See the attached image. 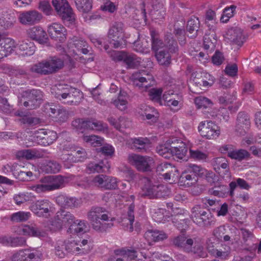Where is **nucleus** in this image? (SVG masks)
I'll return each mask as SVG.
<instances>
[{
	"instance_id": "f257e3e1",
	"label": "nucleus",
	"mask_w": 261,
	"mask_h": 261,
	"mask_svg": "<svg viewBox=\"0 0 261 261\" xmlns=\"http://www.w3.org/2000/svg\"><path fill=\"white\" fill-rule=\"evenodd\" d=\"M206 173L205 169L200 166L191 163L184 167L180 175L176 167L171 165V167L163 174L162 176L167 181L171 180V183L178 181L179 186L189 187L196 182L195 177L203 176Z\"/></svg>"
},
{
	"instance_id": "f03ea898",
	"label": "nucleus",
	"mask_w": 261,
	"mask_h": 261,
	"mask_svg": "<svg viewBox=\"0 0 261 261\" xmlns=\"http://www.w3.org/2000/svg\"><path fill=\"white\" fill-rule=\"evenodd\" d=\"M156 152L166 159L187 160L188 148L185 142L173 136L156 147Z\"/></svg>"
},
{
	"instance_id": "7ed1b4c3",
	"label": "nucleus",
	"mask_w": 261,
	"mask_h": 261,
	"mask_svg": "<svg viewBox=\"0 0 261 261\" xmlns=\"http://www.w3.org/2000/svg\"><path fill=\"white\" fill-rule=\"evenodd\" d=\"M150 35L152 38V49L155 52L156 58L161 65H167L170 63V56L168 52L165 51L168 49L171 52H175L177 49V44L172 39L170 36L166 37L167 44L163 45V43L157 38V33L155 31H150Z\"/></svg>"
},
{
	"instance_id": "20e7f679",
	"label": "nucleus",
	"mask_w": 261,
	"mask_h": 261,
	"mask_svg": "<svg viewBox=\"0 0 261 261\" xmlns=\"http://www.w3.org/2000/svg\"><path fill=\"white\" fill-rule=\"evenodd\" d=\"M105 208L101 207H93L89 212L88 218L93 229L96 231H102L113 226L115 218H110L106 214H104Z\"/></svg>"
},
{
	"instance_id": "39448f33",
	"label": "nucleus",
	"mask_w": 261,
	"mask_h": 261,
	"mask_svg": "<svg viewBox=\"0 0 261 261\" xmlns=\"http://www.w3.org/2000/svg\"><path fill=\"white\" fill-rule=\"evenodd\" d=\"M64 64L62 59L54 57L33 64L30 67V70L33 73L46 75L61 68Z\"/></svg>"
},
{
	"instance_id": "423d86ee",
	"label": "nucleus",
	"mask_w": 261,
	"mask_h": 261,
	"mask_svg": "<svg viewBox=\"0 0 261 261\" xmlns=\"http://www.w3.org/2000/svg\"><path fill=\"white\" fill-rule=\"evenodd\" d=\"M225 228L221 226L215 229L212 237H210L206 243L207 250L213 255L221 259H226L230 252V247L224 248V251L219 250L215 248V245L219 242L224 234Z\"/></svg>"
},
{
	"instance_id": "0eeeda50",
	"label": "nucleus",
	"mask_w": 261,
	"mask_h": 261,
	"mask_svg": "<svg viewBox=\"0 0 261 261\" xmlns=\"http://www.w3.org/2000/svg\"><path fill=\"white\" fill-rule=\"evenodd\" d=\"M67 181V178L61 175L47 176L41 179L40 184L32 186L31 189L37 193L53 191L63 187Z\"/></svg>"
},
{
	"instance_id": "6e6552de",
	"label": "nucleus",
	"mask_w": 261,
	"mask_h": 261,
	"mask_svg": "<svg viewBox=\"0 0 261 261\" xmlns=\"http://www.w3.org/2000/svg\"><path fill=\"white\" fill-rule=\"evenodd\" d=\"M173 244L182 248L185 251L193 253L198 257H205L207 255L206 252L196 239L194 241L192 239H186L184 235H181L174 239Z\"/></svg>"
},
{
	"instance_id": "1a4fd4ad",
	"label": "nucleus",
	"mask_w": 261,
	"mask_h": 261,
	"mask_svg": "<svg viewBox=\"0 0 261 261\" xmlns=\"http://www.w3.org/2000/svg\"><path fill=\"white\" fill-rule=\"evenodd\" d=\"M60 149L62 150L63 153L62 159L70 163L82 162L86 156L84 149L76 150V148L69 141L61 144Z\"/></svg>"
},
{
	"instance_id": "9d476101",
	"label": "nucleus",
	"mask_w": 261,
	"mask_h": 261,
	"mask_svg": "<svg viewBox=\"0 0 261 261\" xmlns=\"http://www.w3.org/2000/svg\"><path fill=\"white\" fill-rule=\"evenodd\" d=\"M75 218L70 213L64 210L58 211L53 220L50 221L47 226L51 231H56L63 227L70 226L74 221Z\"/></svg>"
},
{
	"instance_id": "9b49d317",
	"label": "nucleus",
	"mask_w": 261,
	"mask_h": 261,
	"mask_svg": "<svg viewBox=\"0 0 261 261\" xmlns=\"http://www.w3.org/2000/svg\"><path fill=\"white\" fill-rule=\"evenodd\" d=\"M52 3L58 14L65 22L74 23L76 16L67 0H53Z\"/></svg>"
},
{
	"instance_id": "f8f14e48",
	"label": "nucleus",
	"mask_w": 261,
	"mask_h": 261,
	"mask_svg": "<svg viewBox=\"0 0 261 261\" xmlns=\"http://www.w3.org/2000/svg\"><path fill=\"white\" fill-rule=\"evenodd\" d=\"M197 128L200 136L208 140L217 139L221 133L219 126L215 122L211 120L200 122Z\"/></svg>"
},
{
	"instance_id": "ddd939ff",
	"label": "nucleus",
	"mask_w": 261,
	"mask_h": 261,
	"mask_svg": "<svg viewBox=\"0 0 261 261\" xmlns=\"http://www.w3.org/2000/svg\"><path fill=\"white\" fill-rule=\"evenodd\" d=\"M144 237L147 243H144V245L141 244L138 249L144 258H146L148 255L146 254V252L149 249L148 247L150 246L151 242L162 241L167 238V235L163 231L151 229L145 232Z\"/></svg>"
},
{
	"instance_id": "4468645a",
	"label": "nucleus",
	"mask_w": 261,
	"mask_h": 261,
	"mask_svg": "<svg viewBox=\"0 0 261 261\" xmlns=\"http://www.w3.org/2000/svg\"><path fill=\"white\" fill-rule=\"evenodd\" d=\"M86 46V42L82 39L73 40V43H70V46H68L65 51V57H63L64 59L63 60L64 63L72 64L73 59L81 60V57L76 51H79L81 48Z\"/></svg>"
},
{
	"instance_id": "2eb2a0df",
	"label": "nucleus",
	"mask_w": 261,
	"mask_h": 261,
	"mask_svg": "<svg viewBox=\"0 0 261 261\" xmlns=\"http://www.w3.org/2000/svg\"><path fill=\"white\" fill-rule=\"evenodd\" d=\"M30 209L35 215L40 217L50 216L55 211L53 205L47 200H38L32 203Z\"/></svg>"
},
{
	"instance_id": "dca6fc26",
	"label": "nucleus",
	"mask_w": 261,
	"mask_h": 261,
	"mask_svg": "<svg viewBox=\"0 0 261 261\" xmlns=\"http://www.w3.org/2000/svg\"><path fill=\"white\" fill-rule=\"evenodd\" d=\"M41 252L36 248H29L15 253L12 261H41Z\"/></svg>"
},
{
	"instance_id": "f3484780",
	"label": "nucleus",
	"mask_w": 261,
	"mask_h": 261,
	"mask_svg": "<svg viewBox=\"0 0 261 261\" xmlns=\"http://www.w3.org/2000/svg\"><path fill=\"white\" fill-rule=\"evenodd\" d=\"M192 219L194 222L199 225H209L215 222L214 218L210 213L205 211L198 205L192 209Z\"/></svg>"
},
{
	"instance_id": "a211bd4d",
	"label": "nucleus",
	"mask_w": 261,
	"mask_h": 261,
	"mask_svg": "<svg viewBox=\"0 0 261 261\" xmlns=\"http://www.w3.org/2000/svg\"><path fill=\"white\" fill-rule=\"evenodd\" d=\"M128 161L137 170L143 171L149 170L150 166L153 164V160L152 158L136 154H129L128 157Z\"/></svg>"
},
{
	"instance_id": "6ab92c4d",
	"label": "nucleus",
	"mask_w": 261,
	"mask_h": 261,
	"mask_svg": "<svg viewBox=\"0 0 261 261\" xmlns=\"http://www.w3.org/2000/svg\"><path fill=\"white\" fill-rule=\"evenodd\" d=\"M123 24L121 22H115L110 28L108 37L111 40L110 44L115 48L120 46V41L124 38Z\"/></svg>"
},
{
	"instance_id": "aec40b11",
	"label": "nucleus",
	"mask_w": 261,
	"mask_h": 261,
	"mask_svg": "<svg viewBox=\"0 0 261 261\" xmlns=\"http://www.w3.org/2000/svg\"><path fill=\"white\" fill-rule=\"evenodd\" d=\"M206 173L201 177H205L210 182L215 184L214 187L210 190V193L214 196L219 197H224L228 193L229 190L226 186L220 185L219 182H216V176L213 172L208 171L206 170Z\"/></svg>"
},
{
	"instance_id": "412c9836",
	"label": "nucleus",
	"mask_w": 261,
	"mask_h": 261,
	"mask_svg": "<svg viewBox=\"0 0 261 261\" xmlns=\"http://www.w3.org/2000/svg\"><path fill=\"white\" fill-rule=\"evenodd\" d=\"M130 79L134 85L139 87H145L146 89L154 84L152 76L145 71L136 72L132 75Z\"/></svg>"
},
{
	"instance_id": "4be33fe9",
	"label": "nucleus",
	"mask_w": 261,
	"mask_h": 261,
	"mask_svg": "<svg viewBox=\"0 0 261 261\" xmlns=\"http://www.w3.org/2000/svg\"><path fill=\"white\" fill-rule=\"evenodd\" d=\"M192 77L195 83H198L204 88L211 87L215 82L214 77L202 69L196 71L192 74Z\"/></svg>"
},
{
	"instance_id": "5701e85b",
	"label": "nucleus",
	"mask_w": 261,
	"mask_h": 261,
	"mask_svg": "<svg viewBox=\"0 0 261 261\" xmlns=\"http://www.w3.org/2000/svg\"><path fill=\"white\" fill-rule=\"evenodd\" d=\"M15 231L19 235L37 237L41 239L47 235L46 231H41L35 226L30 225H21L18 227Z\"/></svg>"
},
{
	"instance_id": "b1692460",
	"label": "nucleus",
	"mask_w": 261,
	"mask_h": 261,
	"mask_svg": "<svg viewBox=\"0 0 261 261\" xmlns=\"http://www.w3.org/2000/svg\"><path fill=\"white\" fill-rule=\"evenodd\" d=\"M219 151L221 153H227L228 156L232 159L241 161L247 158L249 154L244 149L236 150L231 144H227L221 146Z\"/></svg>"
},
{
	"instance_id": "393cba45",
	"label": "nucleus",
	"mask_w": 261,
	"mask_h": 261,
	"mask_svg": "<svg viewBox=\"0 0 261 261\" xmlns=\"http://www.w3.org/2000/svg\"><path fill=\"white\" fill-rule=\"evenodd\" d=\"M42 19V14L36 10L21 12L18 16L19 22L23 24L33 25L39 23Z\"/></svg>"
},
{
	"instance_id": "a878e982",
	"label": "nucleus",
	"mask_w": 261,
	"mask_h": 261,
	"mask_svg": "<svg viewBox=\"0 0 261 261\" xmlns=\"http://www.w3.org/2000/svg\"><path fill=\"white\" fill-rule=\"evenodd\" d=\"M49 35L51 38L59 42L63 41L66 36V29L61 23L54 22L48 27Z\"/></svg>"
},
{
	"instance_id": "bb28decb",
	"label": "nucleus",
	"mask_w": 261,
	"mask_h": 261,
	"mask_svg": "<svg viewBox=\"0 0 261 261\" xmlns=\"http://www.w3.org/2000/svg\"><path fill=\"white\" fill-rule=\"evenodd\" d=\"M113 59L116 61H123L129 68H135L140 63V59L136 56L124 52L114 53Z\"/></svg>"
},
{
	"instance_id": "cd10ccee",
	"label": "nucleus",
	"mask_w": 261,
	"mask_h": 261,
	"mask_svg": "<svg viewBox=\"0 0 261 261\" xmlns=\"http://www.w3.org/2000/svg\"><path fill=\"white\" fill-rule=\"evenodd\" d=\"M27 34L28 37L38 41L40 44L45 43L47 39L45 31L40 26H35L29 29L27 31Z\"/></svg>"
},
{
	"instance_id": "c85d7f7f",
	"label": "nucleus",
	"mask_w": 261,
	"mask_h": 261,
	"mask_svg": "<svg viewBox=\"0 0 261 261\" xmlns=\"http://www.w3.org/2000/svg\"><path fill=\"white\" fill-rule=\"evenodd\" d=\"M77 10L83 13V17L86 21L93 19V16L89 13L92 9V0H75Z\"/></svg>"
},
{
	"instance_id": "c756f323",
	"label": "nucleus",
	"mask_w": 261,
	"mask_h": 261,
	"mask_svg": "<svg viewBox=\"0 0 261 261\" xmlns=\"http://www.w3.org/2000/svg\"><path fill=\"white\" fill-rule=\"evenodd\" d=\"M137 252L133 250L121 249L115 250L114 254L111 255L107 261H123V258L127 257L130 259H135L138 256Z\"/></svg>"
},
{
	"instance_id": "7c9ffc66",
	"label": "nucleus",
	"mask_w": 261,
	"mask_h": 261,
	"mask_svg": "<svg viewBox=\"0 0 261 261\" xmlns=\"http://www.w3.org/2000/svg\"><path fill=\"white\" fill-rule=\"evenodd\" d=\"M139 114L143 120H148L149 123L156 122L159 117L157 111L154 108L147 105L141 106Z\"/></svg>"
},
{
	"instance_id": "2f4dec72",
	"label": "nucleus",
	"mask_w": 261,
	"mask_h": 261,
	"mask_svg": "<svg viewBox=\"0 0 261 261\" xmlns=\"http://www.w3.org/2000/svg\"><path fill=\"white\" fill-rule=\"evenodd\" d=\"M72 125L77 127H86L87 129L95 130L97 131L103 130L106 128V125H103L101 122L94 121H82L76 120L72 122Z\"/></svg>"
},
{
	"instance_id": "473e14b6",
	"label": "nucleus",
	"mask_w": 261,
	"mask_h": 261,
	"mask_svg": "<svg viewBox=\"0 0 261 261\" xmlns=\"http://www.w3.org/2000/svg\"><path fill=\"white\" fill-rule=\"evenodd\" d=\"M242 33L239 29L229 28L223 34V37L227 42H233L238 45L242 43Z\"/></svg>"
},
{
	"instance_id": "72a5a7b5",
	"label": "nucleus",
	"mask_w": 261,
	"mask_h": 261,
	"mask_svg": "<svg viewBox=\"0 0 261 261\" xmlns=\"http://www.w3.org/2000/svg\"><path fill=\"white\" fill-rule=\"evenodd\" d=\"M35 137L42 140L44 145H49L55 141L58 137L57 134L54 131L47 132L43 129H39L35 132Z\"/></svg>"
},
{
	"instance_id": "f704fd0d",
	"label": "nucleus",
	"mask_w": 261,
	"mask_h": 261,
	"mask_svg": "<svg viewBox=\"0 0 261 261\" xmlns=\"http://www.w3.org/2000/svg\"><path fill=\"white\" fill-rule=\"evenodd\" d=\"M16 47L13 39L8 37H1V57H6L10 55Z\"/></svg>"
},
{
	"instance_id": "c9c22d12",
	"label": "nucleus",
	"mask_w": 261,
	"mask_h": 261,
	"mask_svg": "<svg viewBox=\"0 0 261 261\" xmlns=\"http://www.w3.org/2000/svg\"><path fill=\"white\" fill-rule=\"evenodd\" d=\"M17 52L22 56H30L33 55L35 51V46L31 41H21L17 44Z\"/></svg>"
},
{
	"instance_id": "e433bc0d",
	"label": "nucleus",
	"mask_w": 261,
	"mask_h": 261,
	"mask_svg": "<svg viewBox=\"0 0 261 261\" xmlns=\"http://www.w3.org/2000/svg\"><path fill=\"white\" fill-rule=\"evenodd\" d=\"M89 230L88 224L84 220H75L71 224L68 230L70 233H74L81 236L87 232Z\"/></svg>"
},
{
	"instance_id": "4c0bfd02",
	"label": "nucleus",
	"mask_w": 261,
	"mask_h": 261,
	"mask_svg": "<svg viewBox=\"0 0 261 261\" xmlns=\"http://www.w3.org/2000/svg\"><path fill=\"white\" fill-rule=\"evenodd\" d=\"M142 181L145 184V185L142 188V191L144 192L143 194L145 195L151 196H160V194L158 193L159 191H157V189L161 191L162 189L165 188L163 186H156L151 185L150 180L147 178L142 179Z\"/></svg>"
},
{
	"instance_id": "58836bf2",
	"label": "nucleus",
	"mask_w": 261,
	"mask_h": 261,
	"mask_svg": "<svg viewBox=\"0 0 261 261\" xmlns=\"http://www.w3.org/2000/svg\"><path fill=\"white\" fill-rule=\"evenodd\" d=\"M43 156V152L37 149L22 150L18 151L16 153V157L19 159L32 160L42 158Z\"/></svg>"
},
{
	"instance_id": "ea45409f",
	"label": "nucleus",
	"mask_w": 261,
	"mask_h": 261,
	"mask_svg": "<svg viewBox=\"0 0 261 261\" xmlns=\"http://www.w3.org/2000/svg\"><path fill=\"white\" fill-rule=\"evenodd\" d=\"M149 37L139 36V39L134 43V49L143 54L149 51Z\"/></svg>"
},
{
	"instance_id": "a19ab883",
	"label": "nucleus",
	"mask_w": 261,
	"mask_h": 261,
	"mask_svg": "<svg viewBox=\"0 0 261 261\" xmlns=\"http://www.w3.org/2000/svg\"><path fill=\"white\" fill-rule=\"evenodd\" d=\"M213 165L215 170L218 172L220 176L222 177H224V175L221 174V169L225 170V175L227 176H229V172L227 169L228 164L226 159L223 157H219L215 159L213 162Z\"/></svg>"
},
{
	"instance_id": "79ce46f5",
	"label": "nucleus",
	"mask_w": 261,
	"mask_h": 261,
	"mask_svg": "<svg viewBox=\"0 0 261 261\" xmlns=\"http://www.w3.org/2000/svg\"><path fill=\"white\" fill-rule=\"evenodd\" d=\"M150 143V140L147 138H134L127 141V144L132 148L138 150L144 149Z\"/></svg>"
},
{
	"instance_id": "37998d69",
	"label": "nucleus",
	"mask_w": 261,
	"mask_h": 261,
	"mask_svg": "<svg viewBox=\"0 0 261 261\" xmlns=\"http://www.w3.org/2000/svg\"><path fill=\"white\" fill-rule=\"evenodd\" d=\"M107 177L108 176L105 175H96L92 178L89 179L87 181V184H82L80 185L83 186L84 187L95 186L104 189L105 187H108V185H105Z\"/></svg>"
},
{
	"instance_id": "c03bdc74",
	"label": "nucleus",
	"mask_w": 261,
	"mask_h": 261,
	"mask_svg": "<svg viewBox=\"0 0 261 261\" xmlns=\"http://www.w3.org/2000/svg\"><path fill=\"white\" fill-rule=\"evenodd\" d=\"M174 92L170 89L166 91L163 96V100H164L165 105L169 106L174 111H178L181 107V104L180 101L177 100L168 99V95H173Z\"/></svg>"
},
{
	"instance_id": "a18cd8bd",
	"label": "nucleus",
	"mask_w": 261,
	"mask_h": 261,
	"mask_svg": "<svg viewBox=\"0 0 261 261\" xmlns=\"http://www.w3.org/2000/svg\"><path fill=\"white\" fill-rule=\"evenodd\" d=\"M60 90H63V92L62 93H58L56 94L57 98H59V95L61 96L62 99H65L67 97H81L82 93V92L78 89L72 88L68 85H65V87L59 88Z\"/></svg>"
},
{
	"instance_id": "49530a36",
	"label": "nucleus",
	"mask_w": 261,
	"mask_h": 261,
	"mask_svg": "<svg viewBox=\"0 0 261 261\" xmlns=\"http://www.w3.org/2000/svg\"><path fill=\"white\" fill-rule=\"evenodd\" d=\"M61 166L56 162L49 161L42 164L40 166L39 172L45 173H56L60 171Z\"/></svg>"
},
{
	"instance_id": "de8ad7c7",
	"label": "nucleus",
	"mask_w": 261,
	"mask_h": 261,
	"mask_svg": "<svg viewBox=\"0 0 261 261\" xmlns=\"http://www.w3.org/2000/svg\"><path fill=\"white\" fill-rule=\"evenodd\" d=\"M110 168V164L107 160L101 162L99 164L90 163L88 166V170L89 172H106Z\"/></svg>"
},
{
	"instance_id": "09e8293b",
	"label": "nucleus",
	"mask_w": 261,
	"mask_h": 261,
	"mask_svg": "<svg viewBox=\"0 0 261 261\" xmlns=\"http://www.w3.org/2000/svg\"><path fill=\"white\" fill-rule=\"evenodd\" d=\"M236 6L234 5H230L225 7L222 11L220 20L221 23H227L229 19L233 17L236 14Z\"/></svg>"
},
{
	"instance_id": "8fccbe9b",
	"label": "nucleus",
	"mask_w": 261,
	"mask_h": 261,
	"mask_svg": "<svg viewBox=\"0 0 261 261\" xmlns=\"http://www.w3.org/2000/svg\"><path fill=\"white\" fill-rule=\"evenodd\" d=\"M26 241L23 238H15L13 239L8 237L1 238V244L6 246L12 247L21 246L25 244Z\"/></svg>"
},
{
	"instance_id": "3c124183",
	"label": "nucleus",
	"mask_w": 261,
	"mask_h": 261,
	"mask_svg": "<svg viewBox=\"0 0 261 261\" xmlns=\"http://www.w3.org/2000/svg\"><path fill=\"white\" fill-rule=\"evenodd\" d=\"M25 94L24 96H28L32 99L31 102H33L35 101V106L32 107V109H35L38 107L42 98V93L40 90L33 89L25 92Z\"/></svg>"
},
{
	"instance_id": "603ef678",
	"label": "nucleus",
	"mask_w": 261,
	"mask_h": 261,
	"mask_svg": "<svg viewBox=\"0 0 261 261\" xmlns=\"http://www.w3.org/2000/svg\"><path fill=\"white\" fill-rule=\"evenodd\" d=\"M2 16H1V21H3V24L1 21V25H4L5 28H8L11 27L14 21V14L12 11L7 9H3Z\"/></svg>"
},
{
	"instance_id": "864d4df0",
	"label": "nucleus",
	"mask_w": 261,
	"mask_h": 261,
	"mask_svg": "<svg viewBox=\"0 0 261 261\" xmlns=\"http://www.w3.org/2000/svg\"><path fill=\"white\" fill-rule=\"evenodd\" d=\"M127 94L124 91H121L117 99L113 101L114 105L119 110H125L127 105Z\"/></svg>"
},
{
	"instance_id": "5fc2aeb1",
	"label": "nucleus",
	"mask_w": 261,
	"mask_h": 261,
	"mask_svg": "<svg viewBox=\"0 0 261 261\" xmlns=\"http://www.w3.org/2000/svg\"><path fill=\"white\" fill-rule=\"evenodd\" d=\"M194 103L197 109H206L211 108L213 102L207 97L200 96L195 98Z\"/></svg>"
},
{
	"instance_id": "6e6d98bb",
	"label": "nucleus",
	"mask_w": 261,
	"mask_h": 261,
	"mask_svg": "<svg viewBox=\"0 0 261 261\" xmlns=\"http://www.w3.org/2000/svg\"><path fill=\"white\" fill-rule=\"evenodd\" d=\"M35 198L34 195L31 193H21L15 194L13 199L15 203L20 205L25 202L32 201Z\"/></svg>"
},
{
	"instance_id": "4d7b16f0",
	"label": "nucleus",
	"mask_w": 261,
	"mask_h": 261,
	"mask_svg": "<svg viewBox=\"0 0 261 261\" xmlns=\"http://www.w3.org/2000/svg\"><path fill=\"white\" fill-rule=\"evenodd\" d=\"M31 216L29 212L19 211L12 214L11 216V219L15 222H25L28 220Z\"/></svg>"
},
{
	"instance_id": "13d9d810",
	"label": "nucleus",
	"mask_w": 261,
	"mask_h": 261,
	"mask_svg": "<svg viewBox=\"0 0 261 261\" xmlns=\"http://www.w3.org/2000/svg\"><path fill=\"white\" fill-rule=\"evenodd\" d=\"M189 156L195 161H206L208 158V154L207 152H203L199 150H193L190 148Z\"/></svg>"
},
{
	"instance_id": "bf43d9fd",
	"label": "nucleus",
	"mask_w": 261,
	"mask_h": 261,
	"mask_svg": "<svg viewBox=\"0 0 261 261\" xmlns=\"http://www.w3.org/2000/svg\"><path fill=\"white\" fill-rule=\"evenodd\" d=\"M83 140L94 147L100 146L103 143V139L95 135L84 136Z\"/></svg>"
},
{
	"instance_id": "052dcab7",
	"label": "nucleus",
	"mask_w": 261,
	"mask_h": 261,
	"mask_svg": "<svg viewBox=\"0 0 261 261\" xmlns=\"http://www.w3.org/2000/svg\"><path fill=\"white\" fill-rule=\"evenodd\" d=\"M167 212L163 208H159L156 211L153 210L151 212L153 220L158 223H164L166 220L165 214Z\"/></svg>"
},
{
	"instance_id": "680f3d73",
	"label": "nucleus",
	"mask_w": 261,
	"mask_h": 261,
	"mask_svg": "<svg viewBox=\"0 0 261 261\" xmlns=\"http://www.w3.org/2000/svg\"><path fill=\"white\" fill-rule=\"evenodd\" d=\"M118 9V4L113 3L110 0H104L102 4L100 6V9L102 11L113 13Z\"/></svg>"
},
{
	"instance_id": "e2e57ef3",
	"label": "nucleus",
	"mask_w": 261,
	"mask_h": 261,
	"mask_svg": "<svg viewBox=\"0 0 261 261\" xmlns=\"http://www.w3.org/2000/svg\"><path fill=\"white\" fill-rule=\"evenodd\" d=\"M122 169V176L125 178L127 181L132 183L139 178V175L135 174L132 170L130 169L126 166H124Z\"/></svg>"
},
{
	"instance_id": "0e129e2a",
	"label": "nucleus",
	"mask_w": 261,
	"mask_h": 261,
	"mask_svg": "<svg viewBox=\"0 0 261 261\" xmlns=\"http://www.w3.org/2000/svg\"><path fill=\"white\" fill-rule=\"evenodd\" d=\"M65 250L67 252H71L76 254H85L88 252V250H84V249H81L80 248L77 246V244L74 242L66 244Z\"/></svg>"
},
{
	"instance_id": "69168bd1",
	"label": "nucleus",
	"mask_w": 261,
	"mask_h": 261,
	"mask_svg": "<svg viewBox=\"0 0 261 261\" xmlns=\"http://www.w3.org/2000/svg\"><path fill=\"white\" fill-rule=\"evenodd\" d=\"M134 205L133 204H131L129 205L128 207V218H124L123 220V221L124 222V224H126L127 225H129L128 227V230L129 231H133L134 230V228L133 226V224L134 221V216L133 214L134 213Z\"/></svg>"
},
{
	"instance_id": "338daca9",
	"label": "nucleus",
	"mask_w": 261,
	"mask_h": 261,
	"mask_svg": "<svg viewBox=\"0 0 261 261\" xmlns=\"http://www.w3.org/2000/svg\"><path fill=\"white\" fill-rule=\"evenodd\" d=\"M65 243L62 241H59L55 246V253L60 258L64 257L66 254Z\"/></svg>"
},
{
	"instance_id": "774afa93",
	"label": "nucleus",
	"mask_w": 261,
	"mask_h": 261,
	"mask_svg": "<svg viewBox=\"0 0 261 261\" xmlns=\"http://www.w3.org/2000/svg\"><path fill=\"white\" fill-rule=\"evenodd\" d=\"M39 9L46 15H50L53 13V9L49 3L47 1H42L39 3Z\"/></svg>"
}]
</instances>
